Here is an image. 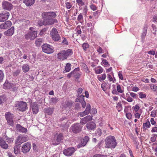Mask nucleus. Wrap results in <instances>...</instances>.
Here are the masks:
<instances>
[{"instance_id":"f257e3e1","label":"nucleus","mask_w":157,"mask_h":157,"mask_svg":"<svg viewBox=\"0 0 157 157\" xmlns=\"http://www.w3.org/2000/svg\"><path fill=\"white\" fill-rule=\"evenodd\" d=\"M105 147L106 148H114L117 143L113 136H109L106 137L105 140Z\"/></svg>"},{"instance_id":"f03ea898","label":"nucleus","mask_w":157,"mask_h":157,"mask_svg":"<svg viewBox=\"0 0 157 157\" xmlns=\"http://www.w3.org/2000/svg\"><path fill=\"white\" fill-rule=\"evenodd\" d=\"M72 53L73 52L71 49L63 50L59 53L57 54V56L58 59L63 60L67 59V57L71 55Z\"/></svg>"},{"instance_id":"7ed1b4c3","label":"nucleus","mask_w":157,"mask_h":157,"mask_svg":"<svg viewBox=\"0 0 157 157\" xmlns=\"http://www.w3.org/2000/svg\"><path fill=\"white\" fill-rule=\"evenodd\" d=\"M50 36L52 39L55 41H58L61 39V37L58 33L57 29L53 28L50 32Z\"/></svg>"},{"instance_id":"20e7f679","label":"nucleus","mask_w":157,"mask_h":157,"mask_svg":"<svg viewBox=\"0 0 157 157\" xmlns=\"http://www.w3.org/2000/svg\"><path fill=\"white\" fill-rule=\"evenodd\" d=\"M63 139V135L62 133H59V134L55 136L52 140V143L54 145H56L59 144L62 140Z\"/></svg>"},{"instance_id":"39448f33","label":"nucleus","mask_w":157,"mask_h":157,"mask_svg":"<svg viewBox=\"0 0 157 157\" xmlns=\"http://www.w3.org/2000/svg\"><path fill=\"white\" fill-rule=\"evenodd\" d=\"M5 117L8 124L11 126H13L14 122L13 119L14 117L13 114L9 112H7L5 114Z\"/></svg>"},{"instance_id":"423d86ee","label":"nucleus","mask_w":157,"mask_h":157,"mask_svg":"<svg viewBox=\"0 0 157 157\" xmlns=\"http://www.w3.org/2000/svg\"><path fill=\"white\" fill-rule=\"evenodd\" d=\"M28 140V138L26 135H20L17 136L15 142V144L20 145L22 143L27 141Z\"/></svg>"},{"instance_id":"0eeeda50","label":"nucleus","mask_w":157,"mask_h":157,"mask_svg":"<svg viewBox=\"0 0 157 157\" xmlns=\"http://www.w3.org/2000/svg\"><path fill=\"white\" fill-rule=\"evenodd\" d=\"M37 31L29 32L25 35L24 37L27 40H33L37 37Z\"/></svg>"},{"instance_id":"6e6552de","label":"nucleus","mask_w":157,"mask_h":157,"mask_svg":"<svg viewBox=\"0 0 157 157\" xmlns=\"http://www.w3.org/2000/svg\"><path fill=\"white\" fill-rule=\"evenodd\" d=\"M42 50L44 52L50 54L53 52V49L52 47L49 44H45L42 46Z\"/></svg>"},{"instance_id":"1a4fd4ad","label":"nucleus","mask_w":157,"mask_h":157,"mask_svg":"<svg viewBox=\"0 0 157 157\" xmlns=\"http://www.w3.org/2000/svg\"><path fill=\"white\" fill-rule=\"evenodd\" d=\"M82 128V126L78 123L74 124L71 127V130L74 133H77L80 132Z\"/></svg>"},{"instance_id":"9d476101","label":"nucleus","mask_w":157,"mask_h":157,"mask_svg":"<svg viewBox=\"0 0 157 157\" xmlns=\"http://www.w3.org/2000/svg\"><path fill=\"white\" fill-rule=\"evenodd\" d=\"M56 14L53 12H45L42 14V17L44 19H52V17H55Z\"/></svg>"},{"instance_id":"9b49d317","label":"nucleus","mask_w":157,"mask_h":157,"mask_svg":"<svg viewBox=\"0 0 157 157\" xmlns=\"http://www.w3.org/2000/svg\"><path fill=\"white\" fill-rule=\"evenodd\" d=\"M56 14L53 12H45L42 14V17L44 19H52V17H55Z\"/></svg>"},{"instance_id":"f8f14e48","label":"nucleus","mask_w":157,"mask_h":157,"mask_svg":"<svg viewBox=\"0 0 157 157\" xmlns=\"http://www.w3.org/2000/svg\"><path fill=\"white\" fill-rule=\"evenodd\" d=\"M17 106L21 111H24L27 109L26 103L22 101H18L17 104Z\"/></svg>"},{"instance_id":"ddd939ff","label":"nucleus","mask_w":157,"mask_h":157,"mask_svg":"<svg viewBox=\"0 0 157 157\" xmlns=\"http://www.w3.org/2000/svg\"><path fill=\"white\" fill-rule=\"evenodd\" d=\"M10 15L9 13L5 11L0 13V21L4 22L7 20Z\"/></svg>"},{"instance_id":"4468645a","label":"nucleus","mask_w":157,"mask_h":157,"mask_svg":"<svg viewBox=\"0 0 157 157\" xmlns=\"http://www.w3.org/2000/svg\"><path fill=\"white\" fill-rule=\"evenodd\" d=\"M31 147V144L29 142H27L22 147L21 149L22 152L24 153H26L30 150Z\"/></svg>"},{"instance_id":"2eb2a0df","label":"nucleus","mask_w":157,"mask_h":157,"mask_svg":"<svg viewBox=\"0 0 157 157\" xmlns=\"http://www.w3.org/2000/svg\"><path fill=\"white\" fill-rule=\"evenodd\" d=\"M2 6L3 9L10 10L13 8V5L10 3L6 2H3L2 3Z\"/></svg>"},{"instance_id":"dca6fc26","label":"nucleus","mask_w":157,"mask_h":157,"mask_svg":"<svg viewBox=\"0 0 157 157\" xmlns=\"http://www.w3.org/2000/svg\"><path fill=\"white\" fill-rule=\"evenodd\" d=\"M75 148L74 147H71L64 149L63 152L65 155L70 156L75 152Z\"/></svg>"},{"instance_id":"f3484780","label":"nucleus","mask_w":157,"mask_h":157,"mask_svg":"<svg viewBox=\"0 0 157 157\" xmlns=\"http://www.w3.org/2000/svg\"><path fill=\"white\" fill-rule=\"evenodd\" d=\"M92 116H87L81 119L80 123L81 124H84L87 122L92 120Z\"/></svg>"},{"instance_id":"a211bd4d","label":"nucleus","mask_w":157,"mask_h":157,"mask_svg":"<svg viewBox=\"0 0 157 157\" xmlns=\"http://www.w3.org/2000/svg\"><path fill=\"white\" fill-rule=\"evenodd\" d=\"M91 110V106L89 104H87L85 110L82 112L80 113L81 117H83L86 115H88Z\"/></svg>"},{"instance_id":"6ab92c4d","label":"nucleus","mask_w":157,"mask_h":157,"mask_svg":"<svg viewBox=\"0 0 157 157\" xmlns=\"http://www.w3.org/2000/svg\"><path fill=\"white\" fill-rule=\"evenodd\" d=\"M45 23H44V25H49L53 24L54 23H57L58 22L57 20L56 19H44Z\"/></svg>"},{"instance_id":"aec40b11","label":"nucleus","mask_w":157,"mask_h":157,"mask_svg":"<svg viewBox=\"0 0 157 157\" xmlns=\"http://www.w3.org/2000/svg\"><path fill=\"white\" fill-rule=\"evenodd\" d=\"M12 25L11 22L9 21L5 22L0 25V29H7L10 27Z\"/></svg>"},{"instance_id":"412c9836","label":"nucleus","mask_w":157,"mask_h":157,"mask_svg":"<svg viewBox=\"0 0 157 157\" xmlns=\"http://www.w3.org/2000/svg\"><path fill=\"white\" fill-rule=\"evenodd\" d=\"M86 127L89 130H94L96 127V125L94 122L91 121L87 123Z\"/></svg>"},{"instance_id":"4be33fe9","label":"nucleus","mask_w":157,"mask_h":157,"mask_svg":"<svg viewBox=\"0 0 157 157\" xmlns=\"http://www.w3.org/2000/svg\"><path fill=\"white\" fill-rule=\"evenodd\" d=\"M73 71H75L73 74V76L76 79L79 78L81 75V73L79 72V69L76 68Z\"/></svg>"},{"instance_id":"5701e85b","label":"nucleus","mask_w":157,"mask_h":157,"mask_svg":"<svg viewBox=\"0 0 157 157\" xmlns=\"http://www.w3.org/2000/svg\"><path fill=\"white\" fill-rule=\"evenodd\" d=\"M0 146L4 149H7L8 147V145L6 143L5 141L2 138H0Z\"/></svg>"},{"instance_id":"b1692460","label":"nucleus","mask_w":157,"mask_h":157,"mask_svg":"<svg viewBox=\"0 0 157 157\" xmlns=\"http://www.w3.org/2000/svg\"><path fill=\"white\" fill-rule=\"evenodd\" d=\"M31 108L33 113L34 114H36L38 111V107L35 103H33L31 105Z\"/></svg>"},{"instance_id":"393cba45","label":"nucleus","mask_w":157,"mask_h":157,"mask_svg":"<svg viewBox=\"0 0 157 157\" xmlns=\"http://www.w3.org/2000/svg\"><path fill=\"white\" fill-rule=\"evenodd\" d=\"M16 127L17 129L18 130L19 132L22 133H26L27 131V130L26 128L22 127L20 124H17Z\"/></svg>"},{"instance_id":"a878e982","label":"nucleus","mask_w":157,"mask_h":157,"mask_svg":"<svg viewBox=\"0 0 157 157\" xmlns=\"http://www.w3.org/2000/svg\"><path fill=\"white\" fill-rule=\"evenodd\" d=\"M14 28L13 27H12L10 29L4 33V34L7 36H12L14 33Z\"/></svg>"},{"instance_id":"bb28decb","label":"nucleus","mask_w":157,"mask_h":157,"mask_svg":"<svg viewBox=\"0 0 157 157\" xmlns=\"http://www.w3.org/2000/svg\"><path fill=\"white\" fill-rule=\"evenodd\" d=\"M54 111L53 108L48 107L44 109V112L48 115H51Z\"/></svg>"},{"instance_id":"cd10ccee","label":"nucleus","mask_w":157,"mask_h":157,"mask_svg":"<svg viewBox=\"0 0 157 157\" xmlns=\"http://www.w3.org/2000/svg\"><path fill=\"white\" fill-rule=\"evenodd\" d=\"M35 0H24L23 2L27 6L32 5L35 3Z\"/></svg>"},{"instance_id":"c85d7f7f","label":"nucleus","mask_w":157,"mask_h":157,"mask_svg":"<svg viewBox=\"0 0 157 157\" xmlns=\"http://www.w3.org/2000/svg\"><path fill=\"white\" fill-rule=\"evenodd\" d=\"M151 127V124L150 121L147 120L145 123L143 124V127L144 129L146 130L149 128Z\"/></svg>"},{"instance_id":"c756f323","label":"nucleus","mask_w":157,"mask_h":157,"mask_svg":"<svg viewBox=\"0 0 157 157\" xmlns=\"http://www.w3.org/2000/svg\"><path fill=\"white\" fill-rule=\"evenodd\" d=\"M58 101V98H52L50 99L49 103L52 105H55Z\"/></svg>"},{"instance_id":"7c9ffc66","label":"nucleus","mask_w":157,"mask_h":157,"mask_svg":"<svg viewBox=\"0 0 157 157\" xmlns=\"http://www.w3.org/2000/svg\"><path fill=\"white\" fill-rule=\"evenodd\" d=\"M147 29V27L146 25L144 26L143 31L141 35V37L142 39L144 38L146 35Z\"/></svg>"},{"instance_id":"2f4dec72","label":"nucleus","mask_w":157,"mask_h":157,"mask_svg":"<svg viewBox=\"0 0 157 157\" xmlns=\"http://www.w3.org/2000/svg\"><path fill=\"white\" fill-rule=\"evenodd\" d=\"M22 69L23 71L24 72H27L29 71V66L27 64H24L22 66Z\"/></svg>"},{"instance_id":"473e14b6","label":"nucleus","mask_w":157,"mask_h":157,"mask_svg":"<svg viewBox=\"0 0 157 157\" xmlns=\"http://www.w3.org/2000/svg\"><path fill=\"white\" fill-rule=\"evenodd\" d=\"M71 70V64L67 63L66 65L65 70L63 71L64 73L69 72Z\"/></svg>"},{"instance_id":"72a5a7b5","label":"nucleus","mask_w":157,"mask_h":157,"mask_svg":"<svg viewBox=\"0 0 157 157\" xmlns=\"http://www.w3.org/2000/svg\"><path fill=\"white\" fill-rule=\"evenodd\" d=\"M6 99V96L4 95L0 96V104H1L5 102Z\"/></svg>"},{"instance_id":"f704fd0d","label":"nucleus","mask_w":157,"mask_h":157,"mask_svg":"<svg viewBox=\"0 0 157 157\" xmlns=\"http://www.w3.org/2000/svg\"><path fill=\"white\" fill-rule=\"evenodd\" d=\"M3 86L5 89H9L11 88V86L10 83L6 82L3 84Z\"/></svg>"},{"instance_id":"c9c22d12","label":"nucleus","mask_w":157,"mask_h":157,"mask_svg":"<svg viewBox=\"0 0 157 157\" xmlns=\"http://www.w3.org/2000/svg\"><path fill=\"white\" fill-rule=\"evenodd\" d=\"M18 145H16L14 147V151L16 154H17L19 152V147Z\"/></svg>"},{"instance_id":"e433bc0d","label":"nucleus","mask_w":157,"mask_h":157,"mask_svg":"<svg viewBox=\"0 0 157 157\" xmlns=\"http://www.w3.org/2000/svg\"><path fill=\"white\" fill-rule=\"evenodd\" d=\"M86 142H85L83 140H82V141H81L80 143L78 145L77 147L78 148H79L81 147L84 146L86 145Z\"/></svg>"},{"instance_id":"4c0bfd02","label":"nucleus","mask_w":157,"mask_h":157,"mask_svg":"<svg viewBox=\"0 0 157 157\" xmlns=\"http://www.w3.org/2000/svg\"><path fill=\"white\" fill-rule=\"evenodd\" d=\"M116 108L119 112H120L122 110V105L120 102H118L117 103Z\"/></svg>"},{"instance_id":"58836bf2","label":"nucleus","mask_w":157,"mask_h":157,"mask_svg":"<svg viewBox=\"0 0 157 157\" xmlns=\"http://www.w3.org/2000/svg\"><path fill=\"white\" fill-rule=\"evenodd\" d=\"M42 42V39H37L35 41L36 45L37 46H39L41 44Z\"/></svg>"},{"instance_id":"ea45409f","label":"nucleus","mask_w":157,"mask_h":157,"mask_svg":"<svg viewBox=\"0 0 157 157\" xmlns=\"http://www.w3.org/2000/svg\"><path fill=\"white\" fill-rule=\"evenodd\" d=\"M76 2L80 6H82L84 5V2L82 0H76Z\"/></svg>"},{"instance_id":"a19ab883","label":"nucleus","mask_w":157,"mask_h":157,"mask_svg":"<svg viewBox=\"0 0 157 157\" xmlns=\"http://www.w3.org/2000/svg\"><path fill=\"white\" fill-rule=\"evenodd\" d=\"M95 135L98 137H100L101 134V129L98 128L97 130V132H96Z\"/></svg>"},{"instance_id":"79ce46f5","label":"nucleus","mask_w":157,"mask_h":157,"mask_svg":"<svg viewBox=\"0 0 157 157\" xmlns=\"http://www.w3.org/2000/svg\"><path fill=\"white\" fill-rule=\"evenodd\" d=\"M151 89L155 91L157 90V86L155 85L152 84L150 85Z\"/></svg>"},{"instance_id":"37998d69","label":"nucleus","mask_w":157,"mask_h":157,"mask_svg":"<svg viewBox=\"0 0 157 157\" xmlns=\"http://www.w3.org/2000/svg\"><path fill=\"white\" fill-rule=\"evenodd\" d=\"M157 137V135H156V134L152 135V136L151 138V141L153 142H155L156 140Z\"/></svg>"},{"instance_id":"c03bdc74","label":"nucleus","mask_w":157,"mask_h":157,"mask_svg":"<svg viewBox=\"0 0 157 157\" xmlns=\"http://www.w3.org/2000/svg\"><path fill=\"white\" fill-rule=\"evenodd\" d=\"M98 67L99 68V69L95 70V72L97 74L101 73L103 72L102 68L100 66H99Z\"/></svg>"},{"instance_id":"a18cd8bd","label":"nucleus","mask_w":157,"mask_h":157,"mask_svg":"<svg viewBox=\"0 0 157 157\" xmlns=\"http://www.w3.org/2000/svg\"><path fill=\"white\" fill-rule=\"evenodd\" d=\"M139 97L141 98H146V95L145 94H143L142 92H140L139 93Z\"/></svg>"},{"instance_id":"49530a36","label":"nucleus","mask_w":157,"mask_h":157,"mask_svg":"<svg viewBox=\"0 0 157 157\" xmlns=\"http://www.w3.org/2000/svg\"><path fill=\"white\" fill-rule=\"evenodd\" d=\"M82 47L84 50L86 51L89 47V45L87 43H84L83 44Z\"/></svg>"},{"instance_id":"de8ad7c7","label":"nucleus","mask_w":157,"mask_h":157,"mask_svg":"<svg viewBox=\"0 0 157 157\" xmlns=\"http://www.w3.org/2000/svg\"><path fill=\"white\" fill-rule=\"evenodd\" d=\"M83 16L80 13L78 16L77 20L78 21L81 22L83 21Z\"/></svg>"},{"instance_id":"09e8293b","label":"nucleus","mask_w":157,"mask_h":157,"mask_svg":"<svg viewBox=\"0 0 157 157\" xmlns=\"http://www.w3.org/2000/svg\"><path fill=\"white\" fill-rule=\"evenodd\" d=\"M87 26L88 27L87 30H90L93 29V25L91 22L88 23L87 24Z\"/></svg>"},{"instance_id":"8fccbe9b","label":"nucleus","mask_w":157,"mask_h":157,"mask_svg":"<svg viewBox=\"0 0 157 157\" xmlns=\"http://www.w3.org/2000/svg\"><path fill=\"white\" fill-rule=\"evenodd\" d=\"M117 89L118 92L122 93L123 91L121 90V86L119 85H118L117 86Z\"/></svg>"},{"instance_id":"3c124183","label":"nucleus","mask_w":157,"mask_h":157,"mask_svg":"<svg viewBox=\"0 0 157 157\" xmlns=\"http://www.w3.org/2000/svg\"><path fill=\"white\" fill-rule=\"evenodd\" d=\"M20 72L21 71L20 70H17L13 72V75L14 76H16L20 73Z\"/></svg>"},{"instance_id":"603ef678","label":"nucleus","mask_w":157,"mask_h":157,"mask_svg":"<svg viewBox=\"0 0 157 157\" xmlns=\"http://www.w3.org/2000/svg\"><path fill=\"white\" fill-rule=\"evenodd\" d=\"M4 73L2 71L0 70V82L2 81L4 78Z\"/></svg>"},{"instance_id":"864d4df0","label":"nucleus","mask_w":157,"mask_h":157,"mask_svg":"<svg viewBox=\"0 0 157 157\" xmlns=\"http://www.w3.org/2000/svg\"><path fill=\"white\" fill-rule=\"evenodd\" d=\"M44 23H45L44 20L43 21H42V20H40L37 22V24L40 26H41L43 25H44Z\"/></svg>"},{"instance_id":"5fc2aeb1","label":"nucleus","mask_w":157,"mask_h":157,"mask_svg":"<svg viewBox=\"0 0 157 157\" xmlns=\"http://www.w3.org/2000/svg\"><path fill=\"white\" fill-rule=\"evenodd\" d=\"M72 102L71 101H67L66 102V106L67 107H71L72 105Z\"/></svg>"},{"instance_id":"6e6d98bb","label":"nucleus","mask_w":157,"mask_h":157,"mask_svg":"<svg viewBox=\"0 0 157 157\" xmlns=\"http://www.w3.org/2000/svg\"><path fill=\"white\" fill-rule=\"evenodd\" d=\"M93 157H107V155L100 154H97L94 155Z\"/></svg>"},{"instance_id":"4d7b16f0","label":"nucleus","mask_w":157,"mask_h":157,"mask_svg":"<svg viewBox=\"0 0 157 157\" xmlns=\"http://www.w3.org/2000/svg\"><path fill=\"white\" fill-rule=\"evenodd\" d=\"M62 39H63V41L62 42V43L63 44H66V45H68V43L67 41V39L66 38L63 37Z\"/></svg>"},{"instance_id":"13d9d810","label":"nucleus","mask_w":157,"mask_h":157,"mask_svg":"<svg viewBox=\"0 0 157 157\" xmlns=\"http://www.w3.org/2000/svg\"><path fill=\"white\" fill-rule=\"evenodd\" d=\"M106 77V75L105 74H103L100 77H99L98 79L100 80H103L105 79Z\"/></svg>"},{"instance_id":"bf43d9fd","label":"nucleus","mask_w":157,"mask_h":157,"mask_svg":"<svg viewBox=\"0 0 157 157\" xmlns=\"http://www.w3.org/2000/svg\"><path fill=\"white\" fill-rule=\"evenodd\" d=\"M90 7L91 9L94 11L96 10L97 8V7H96L95 5L93 4H92V5L90 6Z\"/></svg>"},{"instance_id":"052dcab7","label":"nucleus","mask_w":157,"mask_h":157,"mask_svg":"<svg viewBox=\"0 0 157 157\" xmlns=\"http://www.w3.org/2000/svg\"><path fill=\"white\" fill-rule=\"evenodd\" d=\"M130 95L131 97L133 98H137V95L135 93L131 92L130 93Z\"/></svg>"},{"instance_id":"680f3d73","label":"nucleus","mask_w":157,"mask_h":157,"mask_svg":"<svg viewBox=\"0 0 157 157\" xmlns=\"http://www.w3.org/2000/svg\"><path fill=\"white\" fill-rule=\"evenodd\" d=\"M75 108L76 109L79 110L81 108L80 104L78 103H77L76 104L75 106Z\"/></svg>"},{"instance_id":"e2e57ef3","label":"nucleus","mask_w":157,"mask_h":157,"mask_svg":"<svg viewBox=\"0 0 157 157\" xmlns=\"http://www.w3.org/2000/svg\"><path fill=\"white\" fill-rule=\"evenodd\" d=\"M89 137L86 136L84 137V139L82 140H83L85 142H86V144L88 141H89Z\"/></svg>"},{"instance_id":"0e129e2a","label":"nucleus","mask_w":157,"mask_h":157,"mask_svg":"<svg viewBox=\"0 0 157 157\" xmlns=\"http://www.w3.org/2000/svg\"><path fill=\"white\" fill-rule=\"evenodd\" d=\"M126 115L127 118L128 119H130L132 118V115L130 113H126Z\"/></svg>"},{"instance_id":"69168bd1","label":"nucleus","mask_w":157,"mask_h":157,"mask_svg":"<svg viewBox=\"0 0 157 157\" xmlns=\"http://www.w3.org/2000/svg\"><path fill=\"white\" fill-rule=\"evenodd\" d=\"M76 29L77 30V33L78 34H81L82 32L79 26H78L76 28Z\"/></svg>"},{"instance_id":"338daca9","label":"nucleus","mask_w":157,"mask_h":157,"mask_svg":"<svg viewBox=\"0 0 157 157\" xmlns=\"http://www.w3.org/2000/svg\"><path fill=\"white\" fill-rule=\"evenodd\" d=\"M140 107L137 105H136L134 107V110L136 112H137Z\"/></svg>"},{"instance_id":"774afa93","label":"nucleus","mask_w":157,"mask_h":157,"mask_svg":"<svg viewBox=\"0 0 157 157\" xmlns=\"http://www.w3.org/2000/svg\"><path fill=\"white\" fill-rule=\"evenodd\" d=\"M151 132H157V127H153L151 129Z\"/></svg>"}]
</instances>
